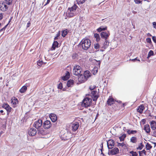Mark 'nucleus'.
Returning a JSON list of instances; mask_svg holds the SVG:
<instances>
[{"mask_svg":"<svg viewBox=\"0 0 156 156\" xmlns=\"http://www.w3.org/2000/svg\"><path fill=\"white\" fill-rule=\"evenodd\" d=\"M77 56V54L76 53H74L72 55V58L73 59H75L76 58Z\"/></svg>","mask_w":156,"mask_h":156,"instance_id":"49","label":"nucleus"},{"mask_svg":"<svg viewBox=\"0 0 156 156\" xmlns=\"http://www.w3.org/2000/svg\"><path fill=\"white\" fill-rule=\"evenodd\" d=\"M6 4L8 5H10L12 3V0H5Z\"/></svg>","mask_w":156,"mask_h":156,"instance_id":"39","label":"nucleus"},{"mask_svg":"<svg viewBox=\"0 0 156 156\" xmlns=\"http://www.w3.org/2000/svg\"><path fill=\"white\" fill-rule=\"evenodd\" d=\"M37 133L40 136L45 135L46 134V132L45 131L42 129H38Z\"/></svg>","mask_w":156,"mask_h":156,"instance_id":"22","label":"nucleus"},{"mask_svg":"<svg viewBox=\"0 0 156 156\" xmlns=\"http://www.w3.org/2000/svg\"><path fill=\"white\" fill-rule=\"evenodd\" d=\"M60 31H59V32L56 34V36L55 37L54 40H58V37H59V36H60Z\"/></svg>","mask_w":156,"mask_h":156,"instance_id":"40","label":"nucleus"},{"mask_svg":"<svg viewBox=\"0 0 156 156\" xmlns=\"http://www.w3.org/2000/svg\"><path fill=\"white\" fill-rule=\"evenodd\" d=\"M52 126V124L51 121L48 120H46L42 124L43 127L45 129L50 128Z\"/></svg>","mask_w":156,"mask_h":156,"instance_id":"5","label":"nucleus"},{"mask_svg":"<svg viewBox=\"0 0 156 156\" xmlns=\"http://www.w3.org/2000/svg\"><path fill=\"white\" fill-rule=\"evenodd\" d=\"M153 25L154 28L156 29V22H154L153 23Z\"/></svg>","mask_w":156,"mask_h":156,"instance_id":"58","label":"nucleus"},{"mask_svg":"<svg viewBox=\"0 0 156 156\" xmlns=\"http://www.w3.org/2000/svg\"><path fill=\"white\" fill-rule=\"evenodd\" d=\"M79 126V123L78 122H76L72 124V128L73 131H76Z\"/></svg>","mask_w":156,"mask_h":156,"instance_id":"12","label":"nucleus"},{"mask_svg":"<svg viewBox=\"0 0 156 156\" xmlns=\"http://www.w3.org/2000/svg\"><path fill=\"white\" fill-rule=\"evenodd\" d=\"M27 87L26 86H24L20 90V92L21 93L25 92L27 90Z\"/></svg>","mask_w":156,"mask_h":156,"instance_id":"27","label":"nucleus"},{"mask_svg":"<svg viewBox=\"0 0 156 156\" xmlns=\"http://www.w3.org/2000/svg\"><path fill=\"white\" fill-rule=\"evenodd\" d=\"M94 37L96 38L97 42H98L101 39L99 35L97 33L94 34Z\"/></svg>","mask_w":156,"mask_h":156,"instance_id":"29","label":"nucleus"},{"mask_svg":"<svg viewBox=\"0 0 156 156\" xmlns=\"http://www.w3.org/2000/svg\"><path fill=\"white\" fill-rule=\"evenodd\" d=\"M114 100L112 98H109L107 101V104L108 105L111 106L114 104Z\"/></svg>","mask_w":156,"mask_h":156,"instance_id":"15","label":"nucleus"},{"mask_svg":"<svg viewBox=\"0 0 156 156\" xmlns=\"http://www.w3.org/2000/svg\"><path fill=\"white\" fill-rule=\"evenodd\" d=\"M70 74L69 72L66 71L65 76L62 77V79L64 80H67L70 77Z\"/></svg>","mask_w":156,"mask_h":156,"instance_id":"13","label":"nucleus"},{"mask_svg":"<svg viewBox=\"0 0 156 156\" xmlns=\"http://www.w3.org/2000/svg\"><path fill=\"white\" fill-rule=\"evenodd\" d=\"M93 98V100L94 101H96L97 100V99L99 97V96L98 95L95 94L94 95L91 96Z\"/></svg>","mask_w":156,"mask_h":156,"instance_id":"32","label":"nucleus"},{"mask_svg":"<svg viewBox=\"0 0 156 156\" xmlns=\"http://www.w3.org/2000/svg\"><path fill=\"white\" fill-rule=\"evenodd\" d=\"M78 76V81L80 83H84L87 80L82 73H80L79 76Z\"/></svg>","mask_w":156,"mask_h":156,"instance_id":"11","label":"nucleus"},{"mask_svg":"<svg viewBox=\"0 0 156 156\" xmlns=\"http://www.w3.org/2000/svg\"><path fill=\"white\" fill-rule=\"evenodd\" d=\"M12 104H13L16 105L18 103V100L17 99L15 100L14 99L13 100H12L11 101Z\"/></svg>","mask_w":156,"mask_h":156,"instance_id":"44","label":"nucleus"},{"mask_svg":"<svg viewBox=\"0 0 156 156\" xmlns=\"http://www.w3.org/2000/svg\"><path fill=\"white\" fill-rule=\"evenodd\" d=\"M2 107L6 110L7 115H9L11 111L12 108L7 103L3 104L2 106Z\"/></svg>","mask_w":156,"mask_h":156,"instance_id":"9","label":"nucleus"},{"mask_svg":"<svg viewBox=\"0 0 156 156\" xmlns=\"http://www.w3.org/2000/svg\"><path fill=\"white\" fill-rule=\"evenodd\" d=\"M103 142H102L101 144V149H100V150H103Z\"/></svg>","mask_w":156,"mask_h":156,"instance_id":"62","label":"nucleus"},{"mask_svg":"<svg viewBox=\"0 0 156 156\" xmlns=\"http://www.w3.org/2000/svg\"><path fill=\"white\" fill-rule=\"evenodd\" d=\"M66 15L68 17H72L75 15L73 12L67 10L66 13Z\"/></svg>","mask_w":156,"mask_h":156,"instance_id":"25","label":"nucleus"},{"mask_svg":"<svg viewBox=\"0 0 156 156\" xmlns=\"http://www.w3.org/2000/svg\"><path fill=\"white\" fill-rule=\"evenodd\" d=\"M83 75L87 80V79L91 76V74L89 71L86 70L84 72Z\"/></svg>","mask_w":156,"mask_h":156,"instance_id":"19","label":"nucleus"},{"mask_svg":"<svg viewBox=\"0 0 156 156\" xmlns=\"http://www.w3.org/2000/svg\"><path fill=\"white\" fill-rule=\"evenodd\" d=\"M91 45V41L87 38H85L81 41L79 46H81L83 50H87L90 47Z\"/></svg>","mask_w":156,"mask_h":156,"instance_id":"1","label":"nucleus"},{"mask_svg":"<svg viewBox=\"0 0 156 156\" xmlns=\"http://www.w3.org/2000/svg\"><path fill=\"white\" fill-rule=\"evenodd\" d=\"M76 1L77 3L80 5L83 3L85 2V0H76Z\"/></svg>","mask_w":156,"mask_h":156,"instance_id":"36","label":"nucleus"},{"mask_svg":"<svg viewBox=\"0 0 156 156\" xmlns=\"http://www.w3.org/2000/svg\"><path fill=\"white\" fill-rule=\"evenodd\" d=\"M93 71L94 72L93 73L94 75L96 74L97 73L98 71V69H96L93 70Z\"/></svg>","mask_w":156,"mask_h":156,"instance_id":"55","label":"nucleus"},{"mask_svg":"<svg viewBox=\"0 0 156 156\" xmlns=\"http://www.w3.org/2000/svg\"><path fill=\"white\" fill-rule=\"evenodd\" d=\"M77 7V5L75 4H74L72 7L70 8H69L68 10L73 12L76 11Z\"/></svg>","mask_w":156,"mask_h":156,"instance_id":"26","label":"nucleus"},{"mask_svg":"<svg viewBox=\"0 0 156 156\" xmlns=\"http://www.w3.org/2000/svg\"><path fill=\"white\" fill-rule=\"evenodd\" d=\"M50 118L52 122H55L57 119V117L55 114L54 113H51L50 114Z\"/></svg>","mask_w":156,"mask_h":156,"instance_id":"14","label":"nucleus"},{"mask_svg":"<svg viewBox=\"0 0 156 156\" xmlns=\"http://www.w3.org/2000/svg\"><path fill=\"white\" fill-rule=\"evenodd\" d=\"M42 121L41 119H39L37 121L35 122L33 124V126L36 128L38 129L42 125Z\"/></svg>","mask_w":156,"mask_h":156,"instance_id":"6","label":"nucleus"},{"mask_svg":"<svg viewBox=\"0 0 156 156\" xmlns=\"http://www.w3.org/2000/svg\"><path fill=\"white\" fill-rule=\"evenodd\" d=\"M100 48V45L98 43L95 44H94V48L96 49H99Z\"/></svg>","mask_w":156,"mask_h":156,"instance_id":"43","label":"nucleus"},{"mask_svg":"<svg viewBox=\"0 0 156 156\" xmlns=\"http://www.w3.org/2000/svg\"><path fill=\"white\" fill-rule=\"evenodd\" d=\"M30 24H31V23H30V21H29L27 24V28L29 27L30 26Z\"/></svg>","mask_w":156,"mask_h":156,"instance_id":"60","label":"nucleus"},{"mask_svg":"<svg viewBox=\"0 0 156 156\" xmlns=\"http://www.w3.org/2000/svg\"><path fill=\"white\" fill-rule=\"evenodd\" d=\"M109 41L108 39L105 40V41L103 44V45L101 47V48L105 49L107 48L109 45Z\"/></svg>","mask_w":156,"mask_h":156,"instance_id":"20","label":"nucleus"},{"mask_svg":"<svg viewBox=\"0 0 156 156\" xmlns=\"http://www.w3.org/2000/svg\"><path fill=\"white\" fill-rule=\"evenodd\" d=\"M151 129L153 130L156 129V122L154 120H152L150 122Z\"/></svg>","mask_w":156,"mask_h":156,"instance_id":"16","label":"nucleus"},{"mask_svg":"<svg viewBox=\"0 0 156 156\" xmlns=\"http://www.w3.org/2000/svg\"><path fill=\"white\" fill-rule=\"evenodd\" d=\"M144 147V145H143L142 143L141 142L139 144L138 147H137L136 149L137 150H141Z\"/></svg>","mask_w":156,"mask_h":156,"instance_id":"35","label":"nucleus"},{"mask_svg":"<svg viewBox=\"0 0 156 156\" xmlns=\"http://www.w3.org/2000/svg\"><path fill=\"white\" fill-rule=\"evenodd\" d=\"M144 109V107L143 105H140L137 109V112L140 113H142L143 110Z\"/></svg>","mask_w":156,"mask_h":156,"instance_id":"23","label":"nucleus"},{"mask_svg":"<svg viewBox=\"0 0 156 156\" xmlns=\"http://www.w3.org/2000/svg\"><path fill=\"white\" fill-rule=\"evenodd\" d=\"M140 151L141 152V153H144L145 155H146V151L144 149L143 150Z\"/></svg>","mask_w":156,"mask_h":156,"instance_id":"61","label":"nucleus"},{"mask_svg":"<svg viewBox=\"0 0 156 156\" xmlns=\"http://www.w3.org/2000/svg\"><path fill=\"white\" fill-rule=\"evenodd\" d=\"M37 131L36 129L34 128H30L28 131L29 135L31 136H34L37 133Z\"/></svg>","mask_w":156,"mask_h":156,"instance_id":"10","label":"nucleus"},{"mask_svg":"<svg viewBox=\"0 0 156 156\" xmlns=\"http://www.w3.org/2000/svg\"><path fill=\"white\" fill-rule=\"evenodd\" d=\"M146 119H143L141 120V122L143 123V124H144L146 123Z\"/></svg>","mask_w":156,"mask_h":156,"instance_id":"54","label":"nucleus"},{"mask_svg":"<svg viewBox=\"0 0 156 156\" xmlns=\"http://www.w3.org/2000/svg\"><path fill=\"white\" fill-rule=\"evenodd\" d=\"M97 93L96 90H94L91 91V96L96 94Z\"/></svg>","mask_w":156,"mask_h":156,"instance_id":"48","label":"nucleus"},{"mask_svg":"<svg viewBox=\"0 0 156 156\" xmlns=\"http://www.w3.org/2000/svg\"><path fill=\"white\" fill-rule=\"evenodd\" d=\"M96 88V86H90L89 87V89L91 91L94 90H93Z\"/></svg>","mask_w":156,"mask_h":156,"instance_id":"45","label":"nucleus"},{"mask_svg":"<svg viewBox=\"0 0 156 156\" xmlns=\"http://www.w3.org/2000/svg\"><path fill=\"white\" fill-rule=\"evenodd\" d=\"M3 5L4 6V7L5 8V10H7L8 8V6H7L5 4H3Z\"/></svg>","mask_w":156,"mask_h":156,"instance_id":"57","label":"nucleus"},{"mask_svg":"<svg viewBox=\"0 0 156 156\" xmlns=\"http://www.w3.org/2000/svg\"><path fill=\"white\" fill-rule=\"evenodd\" d=\"M110 35L109 32H101L100 33V35L102 39L105 40H107Z\"/></svg>","mask_w":156,"mask_h":156,"instance_id":"7","label":"nucleus"},{"mask_svg":"<svg viewBox=\"0 0 156 156\" xmlns=\"http://www.w3.org/2000/svg\"><path fill=\"white\" fill-rule=\"evenodd\" d=\"M152 136L156 137V131H154L152 134L151 135Z\"/></svg>","mask_w":156,"mask_h":156,"instance_id":"59","label":"nucleus"},{"mask_svg":"<svg viewBox=\"0 0 156 156\" xmlns=\"http://www.w3.org/2000/svg\"><path fill=\"white\" fill-rule=\"evenodd\" d=\"M146 148L147 150H149L151 149L152 146L148 143H147L146 145Z\"/></svg>","mask_w":156,"mask_h":156,"instance_id":"33","label":"nucleus"},{"mask_svg":"<svg viewBox=\"0 0 156 156\" xmlns=\"http://www.w3.org/2000/svg\"><path fill=\"white\" fill-rule=\"evenodd\" d=\"M59 44L57 41H54L51 48V50H55L56 48L58 47Z\"/></svg>","mask_w":156,"mask_h":156,"instance_id":"17","label":"nucleus"},{"mask_svg":"<svg viewBox=\"0 0 156 156\" xmlns=\"http://www.w3.org/2000/svg\"><path fill=\"white\" fill-rule=\"evenodd\" d=\"M3 17V13H0V20H2Z\"/></svg>","mask_w":156,"mask_h":156,"instance_id":"56","label":"nucleus"},{"mask_svg":"<svg viewBox=\"0 0 156 156\" xmlns=\"http://www.w3.org/2000/svg\"><path fill=\"white\" fill-rule=\"evenodd\" d=\"M129 153L132 154V156H137L138 155V154L136 152H134L133 151H130Z\"/></svg>","mask_w":156,"mask_h":156,"instance_id":"38","label":"nucleus"},{"mask_svg":"<svg viewBox=\"0 0 156 156\" xmlns=\"http://www.w3.org/2000/svg\"><path fill=\"white\" fill-rule=\"evenodd\" d=\"M107 29L106 26H101L97 29V30L99 32L103 31L106 30Z\"/></svg>","mask_w":156,"mask_h":156,"instance_id":"21","label":"nucleus"},{"mask_svg":"<svg viewBox=\"0 0 156 156\" xmlns=\"http://www.w3.org/2000/svg\"><path fill=\"white\" fill-rule=\"evenodd\" d=\"M51 0H47V2L44 5V6L46 5H47L50 2Z\"/></svg>","mask_w":156,"mask_h":156,"instance_id":"63","label":"nucleus"},{"mask_svg":"<svg viewBox=\"0 0 156 156\" xmlns=\"http://www.w3.org/2000/svg\"><path fill=\"white\" fill-rule=\"evenodd\" d=\"M153 41L155 43H156V37L155 36H153L152 37Z\"/></svg>","mask_w":156,"mask_h":156,"instance_id":"51","label":"nucleus"},{"mask_svg":"<svg viewBox=\"0 0 156 156\" xmlns=\"http://www.w3.org/2000/svg\"><path fill=\"white\" fill-rule=\"evenodd\" d=\"M43 62L42 61L39 60L37 62V64L39 66H41L43 64Z\"/></svg>","mask_w":156,"mask_h":156,"instance_id":"42","label":"nucleus"},{"mask_svg":"<svg viewBox=\"0 0 156 156\" xmlns=\"http://www.w3.org/2000/svg\"><path fill=\"white\" fill-rule=\"evenodd\" d=\"M137 131L136 130H132L130 131L131 134H134L137 133Z\"/></svg>","mask_w":156,"mask_h":156,"instance_id":"53","label":"nucleus"},{"mask_svg":"<svg viewBox=\"0 0 156 156\" xmlns=\"http://www.w3.org/2000/svg\"><path fill=\"white\" fill-rule=\"evenodd\" d=\"M69 31L67 29H66L62 31V36L63 37H65L68 33Z\"/></svg>","mask_w":156,"mask_h":156,"instance_id":"28","label":"nucleus"},{"mask_svg":"<svg viewBox=\"0 0 156 156\" xmlns=\"http://www.w3.org/2000/svg\"><path fill=\"white\" fill-rule=\"evenodd\" d=\"M126 137V134L125 133L123 134L122 136H120L119 138L120 139V142L124 141L125 139V138Z\"/></svg>","mask_w":156,"mask_h":156,"instance_id":"30","label":"nucleus"},{"mask_svg":"<svg viewBox=\"0 0 156 156\" xmlns=\"http://www.w3.org/2000/svg\"><path fill=\"white\" fill-rule=\"evenodd\" d=\"M62 83H60L58 86V88L59 89H61L62 88Z\"/></svg>","mask_w":156,"mask_h":156,"instance_id":"47","label":"nucleus"},{"mask_svg":"<svg viewBox=\"0 0 156 156\" xmlns=\"http://www.w3.org/2000/svg\"><path fill=\"white\" fill-rule=\"evenodd\" d=\"M95 60L97 62V63H96V65H97V66H98L99 67H100V64L101 63V62L100 60L97 61L96 60Z\"/></svg>","mask_w":156,"mask_h":156,"instance_id":"46","label":"nucleus"},{"mask_svg":"<svg viewBox=\"0 0 156 156\" xmlns=\"http://www.w3.org/2000/svg\"><path fill=\"white\" fill-rule=\"evenodd\" d=\"M147 42L149 43V44H152V42L151 41V39L150 38H147L146 39Z\"/></svg>","mask_w":156,"mask_h":156,"instance_id":"41","label":"nucleus"},{"mask_svg":"<svg viewBox=\"0 0 156 156\" xmlns=\"http://www.w3.org/2000/svg\"><path fill=\"white\" fill-rule=\"evenodd\" d=\"M81 69L80 66L79 65L75 66L73 67V75L76 76H79L81 73Z\"/></svg>","mask_w":156,"mask_h":156,"instance_id":"3","label":"nucleus"},{"mask_svg":"<svg viewBox=\"0 0 156 156\" xmlns=\"http://www.w3.org/2000/svg\"><path fill=\"white\" fill-rule=\"evenodd\" d=\"M137 140L136 137L133 136L130 139V142L133 143H136L137 141Z\"/></svg>","mask_w":156,"mask_h":156,"instance_id":"34","label":"nucleus"},{"mask_svg":"<svg viewBox=\"0 0 156 156\" xmlns=\"http://www.w3.org/2000/svg\"><path fill=\"white\" fill-rule=\"evenodd\" d=\"M111 150H109L108 152V154L109 155H115L119 153V148L117 147H115L111 149Z\"/></svg>","mask_w":156,"mask_h":156,"instance_id":"4","label":"nucleus"},{"mask_svg":"<svg viewBox=\"0 0 156 156\" xmlns=\"http://www.w3.org/2000/svg\"><path fill=\"white\" fill-rule=\"evenodd\" d=\"M91 104V99L89 98H86L83 99L82 102L83 106L87 108L90 106Z\"/></svg>","mask_w":156,"mask_h":156,"instance_id":"2","label":"nucleus"},{"mask_svg":"<svg viewBox=\"0 0 156 156\" xmlns=\"http://www.w3.org/2000/svg\"><path fill=\"white\" fill-rule=\"evenodd\" d=\"M127 133L129 134H130V131L129 129H128L127 130Z\"/></svg>","mask_w":156,"mask_h":156,"instance_id":"64","label":"nucleus"},{"mask_svg":"<svg viewBox=\"0 0 156 156\" xmlns=\"http://www.w3.org/2000/svg\"><path fill=\"white\" fill-rule=\"evenodd\" d=\"M117 143L118 144L117 145V146L118 147H119L120 146H121L122 147H123L124 146H125L126 147V145L123 142H122V143H119L118 142H117Z\"/></svg>","mask_w":156,"mask_h":156,"instance_id":"37","label":"nucleus"},{"mask_svg":"<svg viewBox=\"0 0 156 156\" xmlns=\"http://www.w3.org/2000/svg\"><path fill=\"white\" fill-rule=\"evenodd\" d=\"M136 4H139L141 3L142 1L140 0H134Z\"/></svg>","mask_w":156,"mask_h":156,"instance_id":"50","label":"nucleus"},{"mask_svg":"<svg viewBox=\"0 0 156 156\" xmlns=\"http://www.w3.org/2000/svg\"><path fill=\"white\" fill-rule=\"evenodd\" d=\"M144 129L147 133H150L151 131V129H150L149 125L148 124H147L146 125H145L144 126Z\"/></svg>","mask_w":156,"mask_h":156,"instance_id":"18","label":"nucleus"},{"mask_svg":"<svg viewBox=\"0 0 156 156\" xmlns=\"http://www.w3.org/2000/svg\"><path fill=\"white\" fill-rule=\"evenodd\" d=\"M115 145V141L112 139H109L107 142V146L109 150L112 149Z\"/></svg>","mask_w":156,"mask_h":156,"instance_id":"8","label":"nucleus"},{"mask_svg":"<svg viewBox=\"0 0 156 156\" xmlns=\"http://www.w3.org/2000/svg\"><path fill=\"white\" fill-rule=\"evenodd\" d=\"M74 83V81L73 80L70 79L67 82L66 85L68 87H70L72 85H73Z\"/></svg>","mask_w":156,"mask_h":156,"instance_id":"24","label":"nucleus"},{"mask_svg":"<svg viewBox=\"0 0 156 156\" xmlns=\"http://www.w3.org/2000/svg\"><path fill=\"white\" fill-rule=\"evenodd\" d=\"M154 55V52L153 51L151 50H150L148 54L147 58L148 59L151 56H153Z\"/></svg>","mask_w":156,"mask_h":156,"instance_id":"31","label":"nucleus"},{"mask_svg":"<svg viewBox=\"0 0 156 156\" xmlns=\"http://www.w3.org/2000/svg\"><path fill=\"white\" fill-rule=\"evenodd\" d=\"M5 30V29L3 28H2L0 30V33H1L2 34L4 33Z\"/></svg>","mask_w":156,"mask_h":156,"instance_id":"52","label":"nucleus"}]
</instances>
